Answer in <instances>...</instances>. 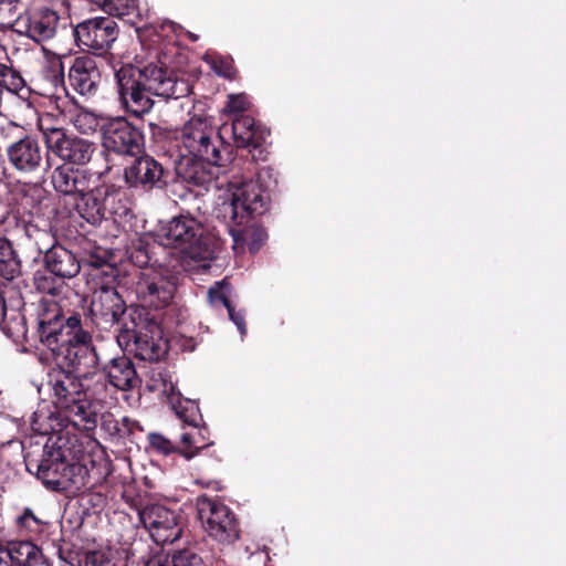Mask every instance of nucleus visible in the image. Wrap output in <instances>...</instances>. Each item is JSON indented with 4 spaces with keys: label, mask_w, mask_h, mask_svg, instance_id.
I'll return each mask as SVG.
<instances>
[{
    "label": "nucleus",
    "mask_w": 566,
    "mask_h": 566,
    "mask_svg": "<svg viewBox=\"0 0 566 566\" xmlns=\"http://www.w3.org/2000/svg\"><path fill=\"white\" fill-rule=\"evenodd\" d=\"M93 174L87 169L74 168L62 164L50 176L54 191L64 200L73 201L93 185Z\"/></svg>",
    "instance_id": "obj_18"
},
{
    "label": "nucleus",
    "mask_w": 566,
    "mask_h": 566,
    "mask_svg": "<svg viewBox=\"0 0 566 566\" xmlns=\"http://www.w3.org/2000/svg\"><path fill=\"white\" fill-rule=\"evenodd\" d=\"M200 433L197 431H187L181 433L180 443L177 452L180 453L185 459L190 460L198 454L199 450L206 447V444L199 446Z\"/></svg>",
    "instance_id": "obj_37"
},
{
    "label": "nucleus",
    "mask_w": 566,
    "mask_h": 566,
    "mask_svg": "<svg viewBox=\"0 0 566 566\" xmlns=\"http://www.w3.org/2000/svg\"><path fill=\"white\" fill-rule=\"evenodd\" d=\"M166 25L170 27L174 31L177 30V28H179L175 22L172 21H166L163 23L161 28L164 29Z\"/></svg>",
    "instance_id": "obj_47"
},
{
    "label": "nucleus",
    "mask_w": 566,
    "mask_h": 566,
    "mask_svg": "<svg viewBox=\"0 0 566 566\" xmlns=\"http://www.w3.org/2000/svg\"><path fill=\"white\" fill-rule=\"evenodd\" d=\"M199 518L210 537L222 544L239 538V527L233 512L223 503L202 499L198 504Z\"/></svg>",
    "instance_id": "obj_12"
},
{
    "label": "nucleus",
    "mask_w": 566,
    "mask_h": 566,
    "mask_svg": "<svg viewBox=\"0 0 566 566\" xmlns=\"http://www.w3.org/2000/svg\"><path fill=\"white\" fill-rule=\"evenodd\" d=\"M44 263L46 270L63 279H72L81 270L76 255L60 244L48 251V254L44 255Z\"/></svg>",
    "instance_id": "obj_25"
},
{
    "label": "nucleus",
    "mask_w": 566,
    "mask_h": 566,
    "mask_svg": "<svg viewBox=\"0 0 566 566\" xmlns=\"http://www.w3.org/2000/svg\"><path fill=\"white\" fill-rule=\"evenodd\" d=\"M180 276V271H174L166 266L142 272L135 286L140 305H132L130 307L165 308L174 300Z\"/></svg>",
    "instance_id": "obj_9"
},
{
    "label": "nucleus",
    "mask_w": 566,
    "mask_h": 566,
    "mask_svg": "<svg viewBox=\"0 0 566 566\" xmlns=\"http://www.w3.org/2000/svg\"><path fill=\"white\" fill-rule=\"evenodd\" d=\"M211 164L202 158L189 155H180L176 165L177 176L189 186L206 187L214 179Z\"/></svg>",
    "instance_id": "obj_23"
},
{
    "label": "nucleus",
    "mask_w": 566,
    "mask_h": 566,
    "mask_svg": "<svg viewBox=\"0 0 566 566\" xmlns=\"http://www.w3.org/2000/svg\"><path fill=\"white\" fill-rule=\"evenodd\" d=\"M145 566H207L202 558L191 549L178 551L171 560H163L160 557L149 559Z\"/></svg>",
    "instance_id": "obj_33"
},
{
    "label": "nucleus",
    "mask_w": 566,
    "mask_h": 566,
    "mask_svg": "<svg viewBox=\"0 0 566 566\" xmlns=\"http://www.w3.org/2000/svg\"><path fill=\"white\" fill-rule=\"evenodd\" d=\"M119 101L127 112L140 117L153 106V95L169 99L187 97L189 82L160 63L125 64L115 72Z\"/></svg>",
    "instance_id": "obj_1"
},
{
    "label": "nucleus",
    "mask_w": 566,
    "mask_h": 566,
    "mask_svg": "<svg viewBox=\"0 0 566 566\" xmlns=\"http://www.w3.org/2000/svg\"><path fill=\"white\" fill-rule=\"evenodd\" d=\"M34 286L38 292L46 297L60 296L65 290L63 277L55 276L54 273L48 271H38L33 277Z\"/></svg>",
    "instance_id": "obj_31"
},
{
    "label": "nucleus",
    "mask_w": 566,
    "mask_h": 566,
    "mask_svg": "<svg viewBox=\"0 0 566 566\" xmlns=\"http://www.w3.org/2000/svg\"><path fill=\"white\" fill-rule=\"evenodd\" d=\"M0 566H12L11 557L7 547H0Z\"/></svg>",
    "instance_id": "obj_45"
},
{
    "label": "nucleus",
    "mask_w": 566,
    "mask_h": 566,
    "mask_svg": "<svg viewBox=\"0 0 566 566\" xmlns=\"http://www.w3.org/2000/svg\"><path fill=\"white\" fill-rule=\"evenodd\" d=\"M115 429L118 433H120L122 430L117 427V424L115 426Z\"/></svg>",
    "instance_id": "obj_51"
},
{
    "label": "nucleus",
    "mask_w": 566,
    "mask_h": 566,
    "mask_svg": "<svg viewBox=\"0 0 566 566\" xmlns=\"http://www.w3.org/2000/svg\"><path fill=\"white\" fill-rule=\"evenodd\" d=\"M229 226V232L234 241V248L248 243L251 253H256L266 239V232L260 227L234 228Z\"/></svg>",
    "instance_id": "obj_29"
},
{
    "label": "nucleus",
    "mask_w": 566,
    "mask_h": 566,
    "mask_svg": "<svg viewBox=\"0 0 566 566\" xmlns=\"http://www.w3.org/2000/svg\"><path fill=\"white\" fill-rule=\"evenodd\" d=\"M248 106V97L244 94L229 95L227 109L231 113L243 112Z\"/></svg>",
    "instance_id": "obj_42"
},
{
    "label": "nucleus",
    "mask_w": 566,
    "mask_h": 566,
    "mask_svg": "<svg viewBox=\"0 0 566 566\" xmlns=\"http://www.w3.org/2000/svg\"><path fill=\"white\" fill-rule=\"evenodd\" d=\"M19 525L30 527L31 522L39 525L41 521L34 515L31 509H24L23 513L17 518Z\"/></svg>",
    "instance_id": "obj_44"
},
{
    "label": "nucleus",
    "mask_w": 566,
    "mask_h": 566,
    "mask_svg": "<svg viewBox=\"0 0 566 566\" xmlns=\"http://www.w3.org/2000/svg\"><path fill=\"white\" fill-rule=\"evenodd\" d=\"M180 143L185 149L180 155L202 158L217 167L223 166L229 159L228 147L216 135L214 127L206 117H191L182 127Z\"/></svg>",
    "instance_id": "obj_8"
},
{
    "label": "nucleus",
    "mask_w": 566,
    "mask_h": 566,
    "mask_svg": "<svg viewBox=\"0 0 566 566\" xmlns=\"http://www.w3.org/2000/svg\"><path fill=\"white\" fill-rule=\"evenodd\" d=\"M129 308L116 287L102 285L93 293L90 314L98 328L108 329L114 325L122 327Z\"/></svg>",
    "instance_id": "obj_13"
},
{
    "label": "nucleus",
    "mask_w": 566,
    "mask_h": 566,
    "mask_svg": "<svg viewBox=\"0 0 566 566\" xmlns=\"http://www.w3.org/2000/svg\"><path fill=\"white\" fill-rule=\"evenodd\" d=\"M270 203V193L260 178L240 184L230 182L229 195L218 205L217 217L235 227L248 224L252 218L263 214Z\"/></svg>",
    "instance_id": "obj_6"
},
{
    "label": "nucleus",
    "mask_w": 566,
    "mask_h": 566,
    "mask_svg": "<svg viewBox=\"0 0 566 566\" xmlns=\"http://www.w3.org/2000/svg\"><path fill=\"white\" fill-rule=\"evenodd\" d=\"M3 331L7 335L14 340H25L29 342V329L27 326V318L24 314L20 311H11V313L4 318Z\"/></svg>",
    "instance_id": "obj_32"
},
{
    "label": "nucleus",
    "mask_w": 566,
    "mask_h": 566,
    "mask_svg": "<svg viewBox=\"0 0 566 566\" xmlns=\"http://www.w3.org/2000/svg\"><path fill=\"white\" fill-rule=\"evenodd\" d=\"M139 522L158 545L170 544L181 536L179 515L160 504L146 505L138 511Z\"/></svg>",
    "instance_id": "obj_14"
},
{
    "label": "nucleus",
    "mask_w": 566,
    "mask_h": 566,
    "mask_svg": "<svg viewBox=\"0 0 566 566\" xmlns=\"http://www.w3.org/2000/svg\"><path fill=\"white\" fill-rule=\"evenodd\" d=\"M48 72L52 84L57 88L64 90V67L61 59H53L49 61Z\"/></svg>",
    "instance_id": "obj_41"
},
{
    "label": "nucleus",
    "mask_w": 566,
    "mask_h": 566,
    "mask_svg": "<svg viewBox=\"0 0 566 566\" xmlns=\"http://www.w3.org/2000/svg\"><path fill=\"white\" fill-rule=\"evenodd\" d=\"M167 397V403L176 416L186 424L197 429L202 420L198 405L190 400L184 399L172 384L165 385L163 390Z\"/></svg>",
    "instance_id": "obj_27"
},
{
    "label": "nucleus",
    "mask_w": 566,
    "mask_h": 566,
    "mask_svg": "<svg viewBox=\"0 0 566 566\" xmlns=\"http://www.w3.org/2000/svg\"><path fill=\"white\" fill-rule=\"evenodd\" d=\"M163 176L164 168L161 164L150 156L137 158L125 169L126 182L134 187L153 188L161 181Z\"/></svg>",
    "instance_id": "obj_22"
},
{
    "label": "nucleus",
    "mask_w": 566,
    "mask_h": 566,
    "mask_svg": "<svg viewBox=\"0 0 566 566\" xmlns=\"http://www.w3.org/2000/svg\"><path fill=\"white\" fill-rule=\"evenodd\" d=\"M101 134L106 150L129 156H136L142 151L143 134L123 117L112 118L102 124Z\"/></svg>",
    "instance_id": "obj_16"
},
{
    "label": "nucleus",
    "mask_w": 566,
    "mask_h": 566,
    "mask_svg": "<svg viewBox=\"0 0 566 566\" xmlns=\"http://www.w3.org/2000/svg\"><path fill=\"white\" fill-rule=\"evenodd\" d=\"M6 219V209L4 207L2 206V203L0 202V223H2Z\"/></svg>",
    "instance_id": "obj_48"
},
{
    "label": "nucleus",
    "mask_w": 566,
    "mask_h": 566,
    "mask_svg": "<svg viewBox=\"0 0 566 566\" xmlns=\"http://www.w3.org/2000/svg\"><path fill=\"white\" fill-rule=\"evenodd\" d=\"M102 9L109 15L124 17L137 11L136 0H104Z\"/></svg>",
    "instance_id": "obj_38"
},
{
    "label": "nucleus",
    "mask_w": 566,
    "mask_h": 566,
    "mask_svg": "<svg viewBox=\"0 0 566 566\" xmlns=\"http://www.w3.org/2000/svg\"><path fill=\"white\" fill-rule=\"evenodd\" d=\"M122 423H123V426H124V427H126V428H127V431H128V432H130V431H132V426L134 424V421H132V420H130L129 418H127V417H124V418L122 419Z\"/></svg>",
    "instance_id": "obj_46"
},
{
    "label": "nucleus",
    "mask_w": 566,
    "mask_h": 566,
    "mask_svg": "<svg viewBox=\"0 0 566 566\" xmlns=\"http://www.w3.org/2000/svg\"><path fill=\"white\" fill-rule=\"evenodd\" d=\"M7 548L12 566H51L42 551L29 541L12 542Z\"/></svg>",
    "instance_id": "obj_28"
},
{
    "label": "nucleus",
    "mask_w": 566,
    "mask_h": 566,
    "mask_svg": "<svg viewBox=\"0 0 566 566\" xmlns=\"http://www.w3.org/2000/svg\"><path fill=\"white\" fill-rule=\"evenodd\" d=\"M24 234L28 240L33 244L39 253L48 254V251L53 249L55 244L54 235L44 229H40L34 224H28L24 227Z\"/></svg>",
    "instance_id": "obj_34"
},
{
    "label": "nucleus",
    "mask_w": 566,
    "mask_h": 566,
    "mask_svg": "<svg viewBox=\"0 0 566 566\" xmlns=\"http://www.w3.org/2000/svg\"><path fill=\"white\" fill-rule=\"evenodd\" d=\"M74 33L81 46L102 54L116 40L117 23L108 17H97L77 24Z\"/></svg>",
    "instance_id": "obj_17"
},
{
    "label": "nucleus",
    "mask_w": 566,
    "mask_h": 566,
    "mask_svg": "<svg viewBox=\"0 0 566 566\" xmlns=\"http://www.w3.org/2000/svg\"><path fill=\"white\" fill-rule=\"evenodd\" d=\"M9 165L22 176L36 174L50 165L49 149L32 136H25L11 143L6 149Z\"/></svg>",
    "instance_id": "obj_15"
},
{
    "label": "nucleus",
    "mask_w": 566,
    "mask_h": 566,
    "mask_svg": "<svg viewBox=\"0 0 566 566\" xmlns=\"http://www.w3.org/2000/svg\"><path fill=\"white\" fill-rule=\"evenodd\" d=\"M81 325L78 314L63 316L61 306L53 298L43 296L35 310V333L39 342L48 348L60 344L61 339Z\"/></svg>",
    "instance_id": "obj_10"
},
{
    "label": "nucleus",
    "mask_w": 566,
    "mask_h": 566,
    "mask_svg": "<svg viewBox=\"0 0 566 566\" xmlns=\"http://www.w3.org/2000/svg\"><path fill=\"white\" fill-rule=\"evenodd\" d=\"M60 369L91 379L99 370L101 356L93 344L92 335L82 325L49 348Z\"/></svg>",
    "instance_id": "obj_7"
},
{
    "label": "nucleus",
    "mask_w": 566,
    "mask_h": 566,
    "mask_svg": "<svg viewBox=\"0 0 566 566\" xmlns=\"http://www.w3.org/2000/svg\"><path fill=\"white\" fill-rule=\"evenodd\" d=\"M229 285L222 282H217L213 286H211L208 291V298L210 304L218 308L223 306L229 308L232 303L229 298Z\"/></svg>",
    "instance_id": "obj_39"
},
{
    "label": "nucleus",
    "mask_w": 566,
    "mask_h": 566,
    "mask_svg": "<svg viewBox=\"0 0 566 566\" xmlns=\"http://www.w3.org/2000/svg\"><path fill=\"white\" fill-rule=\"evenodd\" d=\"M101 369L108 384L118 390H133L142 384L134 363L125 355L111 358Z\"/></svg>",
    "instance_id": "obj_20"
},
{
    "label": "nucleus",
    "mask_w": 566,
    "mask_h": 566,
    "mask_svg": "<svg viewBox=\"0 0 566 566\" xmlns=\"http://www.w3.org/2000/svg\"><path fill=\"white\" fill-rule=\"evenodd\" d=\"M148 441L154 450L165 455L177 452L178 446L171 442L161 433L151 432L148 434Z\"/></svg>",
    "instance_id": "obj_40"
},
{
    "label": "nucleus",
    "mask_w": 566,
    "mask_h": 566,
    "mask_svg": "<svg viewBox=\"0 0 566 566\" xmlns=\"http://www.w3.org/2000/svg\"><path fill=\"white\" fill-rule=\"evenodd\" d=\"M261 154H262V149H260V150H259V154H258V155L253 153V154H252V157H253V158H261Z\"/></svg>",
    "instance_id": "obj_50"
},
{
    "label": "nucleus",
    "mask_w": 566,
    "mask_h": 566,
    "mask_svg": "<svg viewBox=\"0 0 566 566\" xmlns=\"http://www.w3.org/2000/svg\"><path fill=\"white\" fill-rule=\"evenodd\" d=\"M25 86V82L21 74L3 63H0V87L9 92L18 93Z\"/></svg>",
    "instance_id": "obj_36"
},
{
    "label": "nucleus",
    "mask_w": 566,
    "mask_h": 566,
    "mask_svg": "<svg viewBox=\"0 0 566 566\" xmlns=\"http://www.w3.org/2000/svg\"><path fill=\"white\" fill-rule=\"evenodd\" d=\"M46 147L65 165L85 166L96 151V145L62 128H48L43 133Z\"/></svg>",
    "instance_id": "obj_11"
},
{
    "label": "nucleus",
    "mask_w": 566,
    "mask_h": 566,
    "mask_svg": "<svg viewBox=\"0 0 566 566\" xmlns=\"http://www.w3.org/2000/svg\"><path fill=\"white\" fill-rule=\"evenodd\" d=\"M70 122L82 134H90L99 127V119L94 113L77 108L70 115Z\"/></svg>",
    "instance_id": "obj_35"
},
{
    "label": "nucleus",
    "mask_w": 566,
    "mask_h": 566,
    "mask_svg": "<svg viewBox=\"0 0 566 566\" xmlns=\"http://www.w3.org/2000/svg\"><path fill=\"white\" fill-rule=\"evenodd\" d=\"M105 200L106 191L94 188L92 185L72 202H74V208L82 219L92 226H101L107 219L108 213Z\"/></svg>",
    "instance_id": "obj_21"
},
{
    "label": "nucleus",
    "mask_w": 566,
    "mask_h": 566,
    "mask_svg": "<svg viewBox=\"0 0 566 566\" xmlns=\"http://www.w3.org/2000/svg\"><path fill=\"white\" fill-rule=\"evenodd\" d=\"M57 23L59 17L53 10L41 9L28 18L25 32L30 39L40 43L54 36Z\"/></svg>",
    "instance_id": "obj_26"
},
{
    "label": "nucleus",
    "mask_w": 566,
    "mask_h": 566,
    "mask_svg": "<svg viewBox=\"0 0 566 566\" xmlns=\"http://www.w3.org/2000/svg\"><path fill=\"white\" fill-rule=\"evenodd\" d=\"M82 380L85 379L63 369L49 374V386L55 407L74 427L91 430L96 426V413L92 410Z\"/></svg>",
    "instance_id": "obj_4"
},
{
    "label": "nucleus",
    "mask_w": 566,
    "mask_h": 566,
    "mask_svg": "<svg viewBox=\"0 0 566 566\" xmlns=\"http://www.w3.org/2000/svg\"><path fill=\"white\" fill-rule=\"evenodd\" d=\"M119 347L142 360L157 361L167 353L163 331L143 307H130L116 335Z\"/></svg>",
    "instance_id": "obj_2"
},
{
    "label": "nucleus",
    "mask_w": 566,
    "mask_h": 566,
    "mask_svg": "<svg viewBox=\"0 0 566 566\" xmlns=\"http://www.w3.org/2000/svg\"><path fill=\"white\" fill-rule=\"evenodd\" d=\"M21 272V262L15 254L11 242L3 237H0V275L12 281Z\"/></svg>",
    "instance_id": "obj_30"
},
{
    "label": "nucleus",
    "mask_w": 566,
    "mask_h": 566,
    "mask_svg": "<svg viewBox=\"0 0 566 566\" xmlns=\"http://www.w3.org/2000/svg\"><path fill=\"white\" fill-rule=\"evenodd\" d=\"M227 311H228L230 321H232L233 324L238 327L240 334L242 336H244L247 333V326H245L243 313L237 312L233 305H231L229 308H227Z\"/></svg>",
    "instance_id": "obj_43"
},
{
    "label": "nucleus",
    "mask_w": 566,
    "mask_h": 566,
    "mask_svg": "<svg viewBox=\"0 0 566 566\" xmlns=\"http://www.w3.org/2000/svg\"><path fill=\"white\" fill-rule=\"evenodd\" d=\"M61 439L44 444L40 460H29V470L35 468L36 476L53 491L78 492L87 485V469L78 462L67 460L66 450L59 443Z\"/></svg>",
    "instance_id": "obj_3"
},
{
    "label": "nucleus",
    "mask_w": 566,
    "mask_h": 566,
    "mask_svg": "<svg viewBox=\"0 0 566 566\" xmlns=\"http://www.w3.org/2000/svg\"><path fill=\"white\" fill-rule=\"evenodd\" d=\"M232 135L238 147L259 150L265 142L269 132L255 126V122L248 115H239L232 122Z\"/></svg>",
    "instance_id": "obj_24"
},
{
    "label": "nucleus",
    "mask_w": 566,
    "mask_h": 566,
    "mask_svg": "<svg viewBox=\"0 0 566 566\" xmlns=\"http://www.w3.org/2000/svg\"><path fill=\"white\" fill-rule=\"evenodd\" d=\"M189 38L191 39V41H197L198 40V35H196L193 33H189Z\"/></svg>",
    "instance_id": "obj_49"
},
{
    "label": "nucleus",
    "mask_w": 566,
    "mask_h": 566,
    "mask_svg": "<svg viewBox=\"0 0 566 566\" xmlns=\"http://www.w3.org/2000/svg\"><path fill=\"white\" fill-rule=\"evenodd\" d=\"M71 86L83 96H93L101 84V72L96 61L90 56H80L69 70Z\"/></svg>",
    "instance_id": "obj_19"
},
{
    "label": "nucleus",
    "mask_w": 566,
    "mask_h": 566,
    "mask_svg": "<svg viewBox=\"0 0 566 566\" xmlns=\"http://www.w3.org/2000/svg\"><path fill=\"white\" fill-rule=\"evenodd\" d=\"M160 245L178 250L195 261H207L213 250L205 237L202 223L191 214H179L161 222L156 232Z\"/></svg>",
    "instance_id": "obj_5"
}]
</instances>
